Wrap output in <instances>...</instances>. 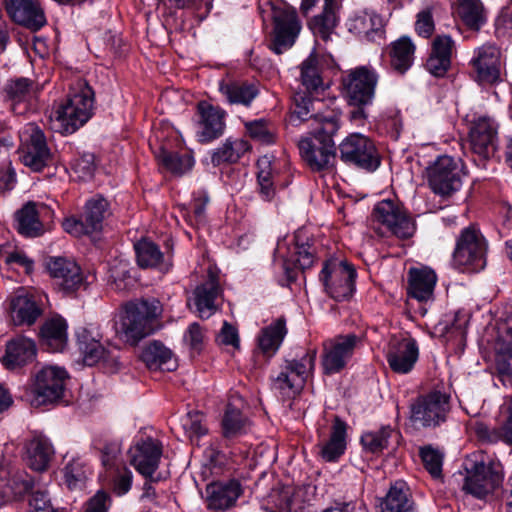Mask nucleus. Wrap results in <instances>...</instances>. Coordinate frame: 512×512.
I'll return each instance as SVG.
<instances>
[{"mask_svg": "<svg viewBox=\"0 0 512 512\" xmlns=\"http://www.w3.org/2000/svg\"><path fill=\"white\" fill-rule=\"evenodd\" d=\"M419 357V347L411 337L392 338L389 342L386 359L391 370L407 374L415 366Z\"/></svg>", "mask_w": 512, "mask_h": 512, "instance_id": "a211bd4d", "label": "nucleus"}, {"mask_svg": "<svg viewBox=\"0 0 512 512\" xmlns=\"http://www.w3.org/2000/svg\"><path fill=\"white\" fill-rule=\"evenodd\" d=\"M472 63L477 71L478 81L493 84L500 77V52L494 45L478 48Z\"/></svg>", "mask_w": 512, "mask_h": 512, "instance_id": "bb28decb", "label": "nucleus"}, {"mask_svg": "<svg viewBox=\"0 0 512 512\" xmlns=\"http://www.w3.org/2000/svg\"><path fill=\"white\" fill-rule=\"evenodd\" d=\"M436 274L430 268H412L409 271V294L418 301L429 300L436 284Z\"/></svg>", "mask_w": 512, "mask_h": 512, "instance_id": "473e14b6", "label": "nucleus"}, {"mask_svg": "<svg viewBox=\"0 0 512 512\" xmlns=\"http://www.w3.org/2000/svg\"><path fill=\"white\" fill-rule=\"evenodd\" d=\"M319 277L331 298L342 301L351 297L354 291L356 271L346 261L336 259L327 261Z\"/></svg>", "mask_w": 512, "mask_h": 512, "instance_id": "6e6552de", "label": "nucleus"}, {"mask_svg": "<svg viewBox=\"0 0 512 512\" xmlns=\"http://www.w3.org/2000/svg\"><path fill=\"white\" fill-rule=\"evenodd\" d=\"M316 355V350L310 349L296 358L284 360L279 369L270 375L272 391L282 399H291L300 394L314 371Z\"/></svg>", "mask_w": 512, "mask_h": 512, "instance_id": "7ed1b4c3", "label": "nucleus"}, {"mask_svg": "<svg viewBox=\"0 0 512 512\" xmlns=\"http://www.w3.org/2000/svg\"><path fill=\"white\" fill-rule=\"evenodd\" d=\"M453 47L454 41L450 36L438 35L432 42L431 53L451 61Z\"/></svg>", "mask_w": 512, "mask_h": 512, "instance_id": "0e129e2a", "label": "nucleus"}, {"mask_svg": "<svg viewBox=\"0 0 512 512\" xmlns=\"http://www.w3.org/2000/svg\"><path fill=\"white\" fill-rule=\"evenodd\" d=\"M37 90V85L27 78L10 81L6 86V92L12 101L13 111L22 114L26 110L27 104L36 97Z\"/></svg>", "mask_w": 512, "mask_h": 512, "instance_id": "f704fd0d", "label": "nucleus"}, {"mask_svg": "<svg viewBox=\"0 0 512 512\" xmlns=\"http://www.w3.org/2000/svg\"><path fill=\"white\" fill-rule=\"evenodd\" d=\"M375 220L384 225L393 235L407 239L415 232V223L404 207L390 199L378 202L373 209Z\"/></svg>", "mask_w": 512, "mask_h": 512, "instance_id": "ddd939ff", "label": "nucleus"}, {"mask_svg": "<svg viewBox=\"0 0 512 512\" xmlns=\"http://www.w3.org/2000/svg\"><path fill=\"white\" fill-rule=\"evenodd\" d=\"M137 263L142 268H158L167 272L170 264L164 262L163 253L159 247L149 240H141L134 245Z\"/></svg>", "mask_w": 512, "mask_h": 512, "instance_id": "ea45409f", "label": "nucleus"}, {"mask_svg": "<svg viewBox=\"0 0 512 512\" xmlns=\"http://www.w3.org/2000/svg\"><path fill=\"white\" fill-rule=\"evenodd\" d=\"M104 477L113 492L118 496L125 495L131 489L133 473L125 465L108 470Z\"/></svg>", "mask_w": 512, "mask_h": 512, "instance_id": "864d4df0", "label": "nucleus"}, {"mask_svg": "<svg viewBox=\"0 0 512 512\" xmlns=\"http://www.w3.org/2000/svg\"><path fill=\"white\" fill-rule=\"evenodd\" d=\"M129 462L136 471L153 481H159L154 473L159 467L162 444L157 439L147 437L136 441L128 450Z\"/></svg>", "mask_w": 512, "mask_h": 512, "instance_id": "4468645a", "label": "nucleus"}, {"mask_svg": "<svg viewBox=\"0 0 512 512\" xmlns=\"http://www.w3.org/2000/svg\"><path fill=\"white\" fill-rule=\"evenodd\" d=\"M347 425L338 416L334 417L329 439L319 445V454L326 462L337 461L346 449Z\"/></svg>", "mask_w": 512, "mask_h": 512, "instance_id": "c756f323", "label": "nucleus"}, {"mask_svg": "<svg viewBox=\"0 0 512 512\" xmlns=\"http://www.w3.org/2000/svg\"><path fill=\"white\" fill-rule=\"evenodd\" d=\"M181 426L191 439L199 438L207 433L203 425V415L198 411H190L181 419Z\"/></svg>", "mask_w": 512, "mask_h": 512, "instance_id": "13d9d810", "label": "nucleus"}, {"mask_svg": "<svg viewBox=\"0 0 512 512\" xmlns=\"http://www.w3.org/2000/svg\"><path fill=\"white\" fill-rule=\"evenodd\" d=\"M487 244L481 232L473 225L464 228L456 241L453 260L457 266L474 270L485 266Z\"/></svg>", "mask_w": 512, "mask_h": 512, "instance_id": "1a4fd4ad", "label": "nucleus"}, {"mask_svg": "<svg viewBox=\"0 0 512 512\" xmlns=\"http://www.w3.org/2000/svg\"><path fill=\"white\" fill-rule=\"evenodd\" d=\"M420 456L426 470L435 478L442 472L443 455L431 446L420 450Z\"/></svg>", "mask_w": 512, "mask_h": 512, "instance_id": "052dcab7", "label": "nucleus"}, {"mask_svg": "<svg viewBox=\"0 0 512 512\" xmlns=\"http://www.w3.org/2000/svg\"><path fill=\"white\" fill-rule=\"evenodd\" d=\"M12 320L16 325H33L42 315V309L33 295L18 293L10 303Z\"/></svg>", "mask_w": 512, "mask_h": 512, "instance_id": "cd10ccee", "label": "nucleus"}, {"mask_svg": "<svg viewBox=\"0 0 512 512\" xmlns=\"http://www.w3.org/2000/svg\"><path fill=\"white\" fill-rule=\"evenodd\" d=\"M243 493L238 480L213 482L206 487L207 507L214 511H225L233 507Z\"/></svg>", "mask_w": 512, "mask_h": 512, "instance_id": "393cba45", "label": "nucleus"}, {"mask_svg": "<svg viewBox=\"0 0 512 512\" xmlns=\"http://www.w3.org/2000/svg\"><path fill=\"white\" fill-rule=\"evenodd\" d=\"M47 269L57 287L64 293L75 292L84 285L81 269L73 260L52 257L47 262Z\"/></svg>", "mask_w": 512, "mask_h": 512, "instance_id": "aec40b11", "label": "nucleus"}, {"mask_svg": "<svg viewBox=\"0 0 512 512\" xmlns=\"http://www.w3.org/2000/svg\"><path fill=\"white\" fill-rule=\"evenodd\" d=\"M41 336L53 351H61L67 341V324L63 318L47 320L41 327Z\"/></svg>", "mask_w": 512, "mask_h": 512, "instance_id": "c03bdc74", "label": "nucleus"}, {"mask_svg": "<svg viewBox=\"0 0 512 512\" xmlns=\"http://www.w3.org/2000/svg\"><path fill=\"white\" fill-rule=\"evenodd\" d=\"M451 396L433 390L416 397L410 405L411 420L423 427H437L447 420Z\"/></svg>", "mask_w": 512, "mask_h": 512, "instance_id": "0eeeda50", "label": "nucleus"}, {"mask_svg": "<svg viewBox=\"0 0 512 512\" xmlns=\"http://www.w3.org/2000/svg\"><path fill=\"white\" fill-rule=\"evenodd\" d=\"M382 512H414L413 502L409 499L404 484L392 486L382 504Z\"/></svg>", "mask_w": 512, "mask_h": 512, "instance_id": "09e8293b", "label": "nucleus"}, {"mask_svg": "<svg viewBox=\"0 0 512 512\" xmlns=\"http://www.w3.org/2000/svg\"><path fill=\"white\" fill-rule=\"evenodd\" d=\"M162 312V305L156 298L130 301L123 306L116 332L124 342L136 345L157 330Z\"/></svg>", "mask_w": 512, "mask_h": 512, "instance_id": "f03ea898", "label": "nucleus"}, {"mask_svg": "<svg viewBox=\"0 0 512 512\" xmlns=\"http://www.w3.org/2000/svg\"><path fill=\"white\" fill-rule=\"evenodd\" d=\"M27 512H59L52 508L50 499L44 491H35L29 498V509Z\"/></svg>", "mask_w": 512, "mask_h": 512, "instance_id": "69168bd1", "label": "nucleus"}, {"mask_svg": "<svg viewBox=\"0 0 512 512\" xmlns=\"http://www.w3.org/2000/svg\"><path fill=\"white\" fill-rule=\"evenodd\" d=\"M77 344L86 365L93 366L101 360H109V352L105 350L87 329L77 332Z\"/></svg>", "mask_w": 512, "mask_h": 512, "instance_id": "58836bf2", "label": "nucleus"}, {"mask_svg": "<svg viewBox=\"0 0 512 512\" xmlns=\"http://www.w3.org/2000/svg\"><path fill=\"white\" fill-rule=\"evenodd\" d=\"M112 505L110 494L98 490L85 504V512H108Z\"/></svg>", "mask_w": 512, "mask_h": 512, "instance_id": "e2e57ef3", "label": "nucleus"}, {"mask_svg": "<svg viewBox=\"0 0 512 512\" xmlns=\"http://www.w3.org/2000/svg\"><path fill=\"white\" fill-rule=\"evenodd\" d=\"M286 334L285 321L277 319L262 330L258 338L259 348L264 354L272 356L279 349Z\"/></svg>", "mask_w": 512, "mask_h": 512, "instance_id": "79ce46f5", "label": "nucleus"}, {"mask_svg": "<svg viewBox=\"0 0 512 512\" xmlns=\"http://www.w3.org/2000/svg\"><path fill=\"white\" fill-rule=\"evenodd\" d=\"M429 186L436 193L449 196L462 185L461 169L456 160L444 155L427 168Z\"/></svg>", "mask_w": 512, "mask_h": 512, "instance_id": "f8f14e48", "label": "nucleus"}, {"mask_svg": "<svg viewBox=\"0 0 512 512\" xmlns=\"http://www.w3.org/2000/svg\"><path fill=\"white\" fill-rule=\"evenodd\" d=\"M320 126H316L311 136L302 138L298 148L302 159L313 171L333 168L336 159V145L333 136L340 128L339 115L335 111H327L326 115H318Z\"/></svg>", "mask_w": 512, "mask_h": 512, "instance_id": "f257e3e1", "label": "nucleus"}, {"mask_svg": "<svg viewBox=\"0 0 512 512\" xmlns=\"http://www.w3.org/2000/svg\"><path fill=\"white\" fill-rule=\"evenodd\" d=\"M465 471L463 490L478 499L485 498L502 481L500 465L492 461L486 464L477 456L465 461Z\"/></svg>", "mask_w": 512, "mask_h": 512, "instance_id": "423d86ee", "label": "nucleus"}, {"mask_svg": "<svg viewBox=\"0 0 512 512\" xmlns=\"http://www.w3.org/2000/svg\"><path fill=\"white\" fill-rule=\"evenodd\" d=\"M159 163L173 174L182 175L189 171L194 165V159L191 155H180L176 152H170L161 148L156 155Z\"/></svg>", "mask_w": 512, "mask_h": 512, "instance_id": "3c124183", "label": "nucleus"}, {"mask_svg": "<svg viewBox=\"0 0 512 512\" xmlns=\"http://www.w3.org/2000/svg\"><path fill=\"white\" fill-rule=\"evenodd\" d=\"M317 2L318 0H302L300 6L301 12L305 15L308 14ZM339 7V0H324L322 13L316 15L309 24L315 36L320 37L324 41L329 40L338 22L337 13Z\"/></svg>", "mask_w": 512, "mask_h": 512, "instance_id": "412c9836", "label": "nucleus"}, {"mask_svg": "<svg viewBox=\"0 0 512 512\" xmlns=\"http://www.w3.org/2000/svg\"><path fill=\"white\" fill-rule=\"evenodd\" d=\"M109 283L117 291H124L133 286L129 263L125 260L115 261L109 269Z\"/></svg>", "mask_w": 512, "mask_h": 512, "instance_id": "6e6d98bb", "label": "nucleus"}, {"mask_svg": "<svg viewBox=\"0 0 512 512\" xmlns=\"http://www.w3.org/2000/svg\"><path fill=\"white\" fill-rule=\"evenodd\" d=\"M350 30L369 41H375L383 35V20L375 12L365 10L351 20Z\"/></svg>", "mask_w": 512, "mask_h": 512, "instance_id": "e433bc0d", "label": "nucleus"}, {"mask_svg": "<svg viewBox=\"0 0 512 512\" xmlns=\"http://www.w3.org/2000/svg\"><path fill=\"white\" fill-rule=\"evenodd\" d=\"M296 246H295V264L302 270L310 268L314 263V255L313 252L310 251V246L308 244H299L298 236H296Z\"/></svg>", "mask_w": 512, "mask_h": 512, "instance_id": "338daca9", "label": "nucleus"}, {"mask_svg": "<svg viewBox=\"0 0 512 512\" xmlns=\"http://www.w3.org/2000/svg\"><path fill=\"white\" fill-rule=\"evenodd\" d=\"M249 428L248 419L241 411L229 403L222 419L223 435L226 438H233L246 433Z\"/></svg>", "mask_w": 512, "mask_h": 512, "instance_id": "de8ad7c7", "label": "nucleus"}, {"mask_svg": "<svg viewBox=\"0 0 512 512\" xmlns=\"http://www.w3.org/2000/svg\"><path fill=\"white\" fill-rule=\"evenodd\" d=\"M456 13L472 30H479L486 21L484 7L480 0H458Z\"/></svg>", "mask_w": 512, "mask_h": 512, "instance_id": "49530a36", "label": "nucleus"}, {"mask_svg": "<svg viewBox=\"0 0 512 512\" xmlns=\"http://www.w3.org/2000/svg\"><path fill=\"white\" fill-rule=\"evenodd\" d=\"M64 479L69 489L81 488L90 475L88 464L80 457H73L63 468Z\"/></svg>", "mask_w": 512, "mask_h": 512, "instance_id": "8fccbe9b", "label": "nucleus"}, {"mask_svg": "<svg viewBox=\"0 0 512 512\" xmlns=\"http://www.w3.org/2000/svg\"><path fill=\"white\" fill-rule=\"evenodd\" d=\"M300 79L307 92L317 91L322 86V78L316 56L310 55L300 67Z\"/></svg>", "mask_w": 512, "mask_h": 512, "instance_id": "5fc2aeb1", "label": "nucleus"}, {"mask_svg": "<svg viewBox=\"0 0 512 512\" xmlns=\"http://www.w3.org/2000/svg\"><path fill=\"white\" fill-rule=\"evenodd\" d=\"M53 454V447L45 437H34L26 444V461L35 471L46 470Z\"/></svg>", "mask_w": 512, "mask_h": 512, "instance_id": "c9c22d12", "label": "nucleus"}, {"mask_svg": "<svg viewBox=\"0 0 512 512\" xmlns=\"http://www.w3.org/2000/svg\"><path fill=\"white\" fill-rule=\"evenodd\" d=\"M221 287L216 274L209 272L208 279L198 285L193 292L194 305L202 319L210 318L218 310V299L221 296Z\"/></svg>", "mask_w": 512, "mask_h": 512, "instance_id": "a878e982", "label": "nucleus"}, {"mask_svg": "<svg viewBox=\"0 0 512 512\" xmlns=\"http://www.w3.org/2000/svg\"><path fill=\"white\" fill-rule=\"evenodd\" d=\"M36 355L34 341L27 337L18 336L7 343L3 363L9 369L22 366L31 361Z\"/></svg>", "mask_w": 512, "mask_h": 512, "instance_id": "7c9ffc66", "label": "nucleus"}, {"mask_svg": "<svg viewBox=\"0 0 512 512\" xmlns=\"http://www.w3.org/2000/svg\"><path fill=\"white\" fill-rule=\"evenodd\" d=\"M415 45L407 36H402L392 43L390 56L391 66L400 74L405 73L412 65Z\"/></svg>", "mask_w": 512, "mask_h": 512, "instance_id": "a19ab883", "label": "nucleus"}, {"mask_svg": "<svg viewBox=\"0 0 512 512\" xmlns=\"http://www.w3.org/2000/svg\"><path fill=\"white\" fill-rule=\"evenodd\" d=\"M495 33L499 38L512 37V10H503L497 17Z\"/></svg>", "mask_w": 512, "mask_h": 512, "instance_id": "774afa93", "label": "nucleus"}, {"mask_svg": "<svg viewBox=\"0 0 512 512\" xmlns=\"http://www.w3.org/2000/svg\"><path fill=\"white\" fill-rule=\"evenodd\" d=\"M496 369L503 385L512 387V325L497 342Z\"/></svg>", "mask_w": 512, "mask_h": 512, "instance_id": "72a5a7b5", "label": "nucleus"}, {"mask_svg": "<svg viewBox=\"0 0 512 512\" xmlns=\"http://www.w3.org/2000/svg\"><path fill=\"white\" fill-rule=\"evenodd\" d=\"M245 127L254 140L264 144L274 142V131L264 119L248 122L245 124Z\"/></svg>", "mask_w": 512, "mask_h": 512, "instance_id": "bf43d9fd", "label": "nucleus"}, {"mask_svg": "<svg viewBox=\"0 0 512 512\" xmlns=\"http://www.w3.org/2000/svg\"><path fill=\"white\" fill-rule=\"evenodd\" d=\"M54 211L42 202L28 201L15 212L17 230L26 237H39L45 224L52 220Z\"/></svg>", "mask_w": 512, "mask_h": 512, "instance_id": "dca6fc26", "label": "nucleus"}, {"mask_svg": "<svg viewBox=\"0 0 512 512\" xmlns=\"http://www.w3.org/2000/svg\"><path fill=\"white\" fill-rule=\"evenodd\" d=\"M249 148L248 142L243 139L232 140L228 138L220 147L213 151L211 162L214 166H219L223 163H234L247 152Z\"/></svg>", "mask_w": 512, "mask_h": 512, "instance_id": "a18cd8bd", "label": "nucleus"}, {"mask_svg": "<svg viewBox=\"0 0 512 512\" xmlns=\"http://www.w3.org/2000/svg\"><path fill=\"white\" fill-rule=\"evenodd\" d=\"M219 91L229 104L246 107L250 106L259 94L257 85L246 81H222L219 83Z\"/></svg>", "mask_w": 512, "mask_h": 512, "instance_id": "2f4dec72", "label": "nucleus"}, {"mask_svg": "<svg viewBox=\"0 0 512 512\" xmlns=\"http://www.w3.org/2000/svg\"><path fill=\"white\" fill-rule=\"evenodd\" d=\"M93 95L92 89L87 85H81L77 91L69 94L51 119L53 129L67 135L82 127L93 114Z\"/></svg>", "mask_w": 512, "mask_h": 512, "instance_id": "20e7f679", "label": "nucleus"}, {"mask_svg": "<svg viewBox=\"0 0 512 512\" xmlns=\"http://www.w3.org/2000/svg\"><path fill=\"white\" fill-rule=\"evenodd\" d=\"M301 30L295 10H283L275 17V36L271 49L278 55L291 48Z\"/></svg>", "mask_w": 512, "mask_h": 512, "instance_id": "4be33fe9", "label": "nucleus"}, {"mask_svg": "<svg viewBox=\"0 0 512 512\" xmlns=\"http://www.w3.org/2000/svg\"><path fill=\"white\" fill-rule=\"evenodd\" d=\"M121 446L118 442L106 443L101 450V462L105 468V473L108 470L122 466L120 463Z\"/></svg>", "mask_w": 512, "mask_h": 512, "instance_id": "680f3d73", "label": "nucleus"}, {"mask_svg": "<svg viewBox=\"0 0 512 512\" xmlns=\"http://www.w3.org/2000/svg\"><path fill=\"white\" fill-rule=\"evenodd\" d=\"M343 162L367 171H374L380 165V156L374 143L362 134H351L339 145Z\"/></svg>", "mask_w": 512, "mask_h": 512, "instance_id": "9d476101", "label": "nucleus"}, {"mask_svg": "<svg viewBox=\"0 0 512 512\" xmlns=\"http://www.w3.org/2000/svg\"><path fill=\"white\" fill-rule=\"evenodd\" d=\"M197 138L201 143H208L219 138L225 129V111L207 102L198 104Z\"/></svg>", "mask_w": 512, "mask_h": 512, "instance_id": "5701e85b", "label": "nucleus"}, {"mask_svg": "<svg viewBox=\"0 0 512 512\" xmlns=\"http://www.w3.org/2000/svg\"><path fill=\"white\" fill-rule=\"evenodd\" d=\"M9 16L18 24L37 31L46 24V17L38 0H5Z\"/></svg>", "mask_w": 512, "mask_h": 512, "instance_id": "b1692460", "label": "nucleus"}, {"mask_svg": "<svg viewBox=\"0 0 512 512\" xmlns=\"http://www.w3.org/2000/svg\"><path fill=\"white\" fill-rule=\"evenodd\" d=\"M392 433L393 430L390 426H384L377 431L364 433L361 436V443L365 450L371 453H379L388 447Z\"/></svg>", "mask_w": 512, "mask_h": 512, "instance_id": "4d7b16f0", "label": "nucleus"}, {"mask_svg": "<svg viewBox=\"0 0 512 512\" xmlns=\"http://www.w3.org/2000/svg\"><path fill=\"white\" fill-rule=\"evenodd\" d=\"M23 136L20 159L26 167L39 172L48 166L52 159L45 134L38 126L29 123L25 127Z\"/></svg>", "mask_w": 512, "mask_h": 512, "instance_id": "9b49d317", "label": "nucleus"}, {"mask_svg": "<svg viewBox=\"0 0 512 512\" xmlns=\"http://www.w3.org/2000/svg\"><path fill=\"white\" fill-rule=\"evenodd\" d=\"M320 106H322L320 100H314L306 92H297L293 97L290 121L295 123L296 121L303 122L313 119L317 126H320V120L317 119V116L327 114V112H319Z\"/></svg>", "mask_w": 512, "mask_h": 512, "instance_id": "4c0bfd02", "label": "nucleus"}, {"mask_svg": "<svg viewBox=\"0 0 512 512\" xmlns=\"http://www.w3.org/2000/svg\"><path fill=\"white\" fill-rule=\"evenodd\" d=\"M469 142L473 153L480 158L494 157L498 149V124L487 116L476 118L470 125Z\"/></svg>", "mask_w": 512, "mask_h": 512, "instance_id": "2eb2a0df", "label": "nucleus"}, {"mask_svg": "<svg viewBox=\"0 0 512 512\" xmlns=\"http://www.w3.org/2000/svg\"><path fill=\"white\" fill-rule=\"evenodd\" d=\"M141 359L150 370L172 371L177 367L173 352L157 340L151 341L144 346Z\"/></svg>", "mask_w": 512, "mask_h": 512, "instance_id": "c85d7f7f", "label": "nucleus"}, {"mask_svg": "<svg viewBox=\"0 0 512 512\" xmlns=\"http://www.w3.org/2000/svg\"><path fill=\"white\" fill-rule=\"evenodd\" d=\"M360 338L355 334L339 335L324 344L323 368L326 374L341 371L352 357Z\"/></svg>", "mask_w": 512, "mask_h": 512, "instance_id": "f3484780", "label": "nucleus"}, {"mask_svg": "<svg viewBox=\"0 0 512 512\" xmlns=\"http://www.w3.org/2000/svg\"><path fill=\"white\" fill-rule=\"evenodd\" d=\"M467 429L482 444H495L499 441L506 444H512V441L505 439L502 425L498 428H490L483 422L470 421L467 424Z\"/></svg>", "mask_w": 512, "mask_h": 512, "instance_id": "603ef678", "label": "nucleus"}, {"mask_svg": "<svg viewBox=\"0 0 512 512\" xmlns=\"http://www.w3.org/2000/svg\"><path fill=\"white\" fill-rule=\"evenodd\" d=\"M377 83L376 74L360 67L344 79L346 94L351 105H367L372 102Z\"/></svg>", "mask_w": 512, "mask_h": 512, "instance_id": "6ab92c4d", "label": "nucleus"}, {"mask_svg": "<svg viewBox=\"0 0 512 512\" xmlns=\"http://www.w3.org/2000/svg\"><path fill=\"white\" fill-rule=\"evenodd\" d=\"M67 378V372L61 367L46 366L42 368L27 391V401L33 407L57 402L63 396Z\"/></svg>", "mask_w": 512, "mask_h": 512, "instance_id": "39448f33", "label": "nucleus"}, {"mask_svg": "<svg viewBox=\"0 0 512 512\" xmlns=\"http://www.w3.org/2000/svg\"><path fill=\"white\" fill-rule=\"evenodd\" d=\"M108 201L100 195H96L86 202L83 219L86 227L91 231L102 229L103 220L109 215Z\"/></svg>", "mask_w": 512, "mask_h": 512, "instance_id": "37998d69", "label": "nucleus"}]
</instances>
